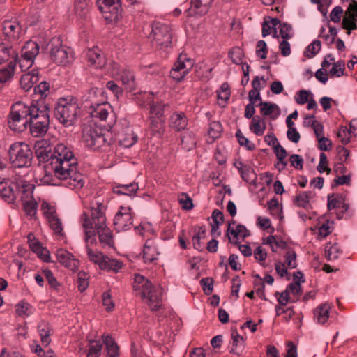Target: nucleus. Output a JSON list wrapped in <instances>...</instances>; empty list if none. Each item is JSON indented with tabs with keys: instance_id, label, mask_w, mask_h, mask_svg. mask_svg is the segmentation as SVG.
<instances>
[{
	"instance_id": "nucleus-25",
	"label": "nucleus",
	"mask_w": 357,
	"mask_h": 357,
	"mask_svg": "<svg viewBox=\"0 0 357 357\" xmlns=\"http://www.w3.org/2000/svg\"><path fill=\"white\" fill-rule=\"evenodd\" d=\"M332 305L330 303H322L314 310V320L319 324H324L330 317Z\"/></svg>"
},
{
	"instance_id": "nucleus-37",
	"label": "nucleus",
	"mask_w": 357,
	"mask_h": 357,
	"mask_svg": "<svg viewBox=\"0 0 357 357\" xmlns=\"http://www.w3.org/2000/svg\"><path fill=\"white\" fill-rule=\"evenodd\" d=\"M50 123L37 121L34 123H29L30 132L34 137L44 136L48 130Z\"/></svg>"
},
{
	"instance_id": "nucleus-6",
	"label": "nucleus",
	"mask_w": 357,
	"mask_h": 357,
	"mask_svg": "<svg viewBox=\"0 0 357 357\" xmlns=\"http://www.w3.org/2000/svg\"><path fill=\"white\" fill-rule=\"evenodd\" d=\"M31 112V105L18 101L11 107L8 117V124L10 130L22 132L26 130Z\"/></svg>"
},
{
	"instance_id": "nucleus-9",
	"label": "nucleus",
	"mask_w": 357,
	"mask_h": 357,
	"mask_svg": "<svg viewBox=\"0 0 357 357\" xmlns=\"http://www.w3.org/2000/svg\"><path fill=\"white\" fill-rule=\"evenodd\" d=\"M149 39L152 46L157 49L168 47L172 41V30L170 25L160 22H153Z\"/></svg>"
},
{
	"instance_id": "nucleus-63",
	"label": "nucleus",
	"mask_w": 357,
	"mask_h": 357,
	"mask_svg": "<svg viewBox=\"0 0 357 357\" xmlns=\"http://www.w3.org/2000/svg\"><path fill=\"white\" fill-rule=\"evenodd\" d=\"M286 289L288 291L291 297L296 298V296L300 295L301 292L300 280H297L296 278H294V282L288 285Z\"/></svg>"
},
{
	"instance_id": "nucleus-28",
	"label": "nucleus",
	"mask_w": 357,
	"mask_h": 357,
	"mask_svg": "<svg viewBox=\"0 0 357 357\" xmlns=\"http://www.w3.org/2000/svg\"><path fill=\"white\" fill-rule=\"evenodd\" d=\"M169 126L176 131L184 130L188 126V119L182 112H174L169 119Z\"/></svg>"
},
{
	"instance_id": "nucleus-19",
	"label": "nucleus",
	"mask_w": 357,
	"mask_h": 357,
	"mask_svg": "<svg viewBox=\"0 0 357 357\" xmlns=\"http://www.w3.org/2000/svg\"><path fill=\"white\" fill-rule=\"evenodd\" d=\"M160 252L155 238H149L143 248V259L146 264H150L158 259Z\"/></svg>"
},
{
	"instance_id": "nucleus-45",
	"label": "nucleus",
	"mask_w": 357,
	"mask_h": 357,
	"mask_svg": "<svg viewBox=\"0 0 357 357\" xmlns=\"http://www.w3.org/2000/svg\"><path fill=\"white\" fill-rule=\"evenodd\" d=\"M134 100L141 107L149 105L153 100V95L150 92H140L134 94Z\"/></svg>"
},
{
	"instance_id": "nucleus-64",
	"label": "nucleus",
	"mask_w": 357,
	"mask_h": 357,
	"mask_svg": "<svg viewBox=\"0 0 357 357\" xmlns=\"http://www.w3.org/2000/svg\"><path fill=\"white\" fill-rule=\"evenodd\" d=\"M344 63L343 61L335 62L330 70V74L333 77H340L344 75Z\"/></svg>"
},
{
	"instance_id": "nucleus-46",
	"label": "nucleus",
	"mask_w": 357,
	"mask_h": 357,
	"mask_svg": "<svg viewBox=\"0 0 357 357\" xmlns=\"http://www.w3.org/2000/svg\"><path fill=\"white\" fill-rule=\"evenodd\" d=\"M30 248L36 253L44 261H49L50 259L49 252L44 248L38 241L31 242Z\"/></svg>"
},
{
	"instance_id": "nucleus-36",
	"label": "nucleus",
	"mask_w": 357,
	"mask_h": 357,
	"mask_svg": "<svg viewBox=\"0 0 357 357\" xmlns=\"http://www.w3.org/2000/svg\"><path fill=\"white\" fill-rule=\"evenodd\" d=\"M16 59L10 61L6 67L0 68V84L10 81L14 75Z\"/></svg>"
},
{
	"instance_id": "nucleus-47",
	"label": "nucleus",
	"mask_w": 357,
	"mask_h": 357,
	"mask_svg": "<svg viewBox=\"0 0 357 357\" xmlns=\"http://www.w3.org/2000/svg\"><path fill=\"white\" fill-rule=\"evenodd\" d=\"M265 128V123L259 116H256L252 118L250 125V129L252 132L256 135L261 136L264 134Z\"/></svg>"
},
{
	"instance_id": "nucleus-15",
	"label": "nucleus",
	"mask_w": 357,
	"mask_h": 357,
	"mask_svg": "<svg viewBox=\"0 0 357 357\" xmlns=\"http://www.w3.org/2000/svg\"><path fill=\"white\" fill-rule=\"evenodd\" d=\"M227 236L231 243L238 245L241 252L245 256V245L241 244L245 238V227L242 225H235V222L229 224Z\"/></svg>"
},
{
	"instance_id": "nucleus-17",
	"label": "nucleus",
	"mask_w": 357,
	"mask_h": 357,
	"mask_svg": "<svg viewBox=\"0 0 357 357\" xmlns=\"http://www.w3.org/2000/svg\"><path fill=\"white\" fill-rule=\"evenodd\" d=\"M357 3H350L347 8L342 21V29L350 35L351 31L357 29Z\"/></svg>"
},
{
	"instance_id": "nucleus-56",
	"label": "nucleus",
	"mask_w": 357,
	"mask_h": 357,
	"mask_svg": "<svg viewBox=\"0 0 357 357\" xmlns=\"http://www.w3.org/2000/svg\"><path fill=\"white\" fill-rule=\"evenodd\" d=\"M150 128L155 133H160L164 128V119L163 117L157 118L155 116H150Z\"/></svg>"
},
{
	"instance_id": "nucleus-40",
	"label": "nucleus",
	"mask_w": 357,
	"mask_h": 357,
	"mask_svg": "<svg viewBox=\"0 0 357 357\" xmlns=\"http://www.w3.org/2000/svg\"><path fill=\"white\" fill-rule=\"evenodd\" d=\"M138 190V185L135 183H132L127 185H117L114 188V192L117 195H123L132 196Z\"/></svg>"
},
{
	"instance_id": "nucleus-50",
	"label": "nucleus",
	"mask_w": 357,
	"mask_h": 357,
	"mask_svg": "<svg viewBox=\"0 0 357 357\" xmlns=\"http://www.w3.org/2000/svg\"><path fill=\"white\" fill-rule=\"evenodd\" d=\"M205 237L206 230L203 227H199L192 239L194 248L197 250H202L204 248V243L202 242V240L204 239Z\"/></svg>"
},
{
	"instance_id": "nucleus-43",
	"label": "nucleus",
	"mask_w": 357,
	"mask_h": 357,
	"mask_svg": "<svg viewBox=\"0 0 357 357\" xmlns=\"http://www.w3.org/2000/svg\"><path fill=\"white\" fill-rule=\"evenodd\" d=\"M74 12L78 19H85L89 14V8L86 0H75Z\"/></svg>"
},
{
	"instance_id": "nucleus-33",
	"label": "nucleus",
	"mask_w": 357,
	"mask_h": 357,
	"mask_svg": "<svg viewBox=\"0 0 357 357\" xmlns=\"http://www.w3.org/2000/svg\"><path fill=\"white\" fill-rule=\"evenodd\" d=\"M222 126L220 121H214L209 123L207 130V142L209 144L213 143L218 139L222 132Z\"/></svg>"
},
{
	"instance_id": "nucleus-57",
	"label": "nucleus",
	"mask_w": 357,
	"mask_h": 357,
	"mask_svg": "<svg viewBox=\"0 0 357 357\" xmlns=\"http://www.w3.org/2000/svg\"><path fill=\"white\" fill-rule=\"evenodd\" d=\"M102 351V344L98 341H91L86 357H99Z\"/></svg>"
},
{
	"instance_id": "nucleus-21",
	"label": "nucleus",
	"mask_w": 357,
	"mask_h": 357,
	"mask_svg": "<svg viewBox=\"0 0 357 357\" xmlns=\"http://www.w3.org/2000/svg\"><path fill=\"white\" fill-rule=\"evenodd\" d=\"M2 31L9 41H15L20 37L21 26L16 20H5L2 24Z\"/></svg>"
},
{
	"instance_id": "nucleus-18",
	"label": "nucleus",
	"mask_w": 357,
	"mask_h": 357,
	"mask_svg": "<svg viewBox=\"0 0 357 357\" xmlns=\"http://www.w3.org/2000/svg\"><path fill=\"white\" fill-rule=\"evenodd\" d=\"M213 0H192L190 8L185 13L188 16H202L206 15Z\"/></svg>"
},
{
	"instance_id": "nucleus-7",
	"label": "nucleus",
	"mask_w": 357,
	"mask_h": 357,
	"mask_svg": "<svg viewBox=\"0 0 357 357\" xmlns=\"http://www.w3.org/2000/svg\"><path fill=\"white\" fill-rule=\"evenodd\" d=\"M14 185L20 194L23 208L27 215L33 217L37 211L38 204L33 198V183L26 181L22 176L16 177Z\"/></svg>"
},
{
	"instance_id": "nucleus-27",
	"label": "nucleus",
	"mask_w": 357,
	"mask_h": 357,
	"mask_svg": "<svg viewBox=\"0 0 357 357\" xmlns=\"http://www.w3.org/2000/svg\"><path fill=\"white\" fill-rule=\"evenodd\" d=\"M99 8L108 22L116 23L121 18V7L119 3H116L114 6H112L111 8H105L102 6H100Z\"/></svg>"
},
{
	"instance_id": "nucleus-32",
	"label": "nucleus",
	"mask_w": 357,
	"mask_h": 357,
	"mask_svg": "<svg viewBox=\"0 0 357 357\" xmlns=\"http://www.w3.org/2000/svg\"><path fill=\"white\" fill-rule=\"evenodd\" d=\"M39 54V45L37 43L30 40L25 43L21 50L22 57L29 58L35 61Z\"/></svg>"
},
{
	"instance_id": "nucleus-23",
	"label": "nucleus",
	"mask_w": 357,
	"mask_h": 357,
	"mask_svg": "<svg viewBox=\"0 0 357 357\" xmlns=\"http://www.w3.org/2000/svg\"><path fill=\"white\" fill-rule=\"evenodd\" d=\"M119 142L121 146L130 148L137 142V135L135 133L132 127L128 126L122 128L118 134Z\"/></svg>"
},
{
	"instance_id": "nucleus-49",
	"label": "nucleus",
	"mask_w": 357,
	"mask_h": 357,
	"mask_svg": "<svg viewBox=\"0 0 357 357\" xmlns=\"http://www.w3.org/2000/svg\"><path fill=\"white\" fill-rule=\"evenodd\" d=\"M49 226L52 229L55 234L63 236V228L61 220L56 215L52 218L47 220Z\"/></svg>"
},
{
	"instance_id": "nucleus-38",
	"label": "nucleus",
	"mask_w": 357,
	"mask_h": 357,
	"mask_svg": "<svg viewBox=\"0 0 357 357\" xmlns=\"http://www.w3.org/2000/svg\"><path fill=\"white\" fill-rule=\"evenodd\" d=\"M264 243L268 245L273 252H276L279 249H284L287 243L280 238L275 236H268L264 240Z\"/></svg>"
},
{
	"instance_id": "nucleus-48",
	"label": "nucleus",
	"mask_w": 357,
	"mask_h": 357,
	"mask_svg": "<svg viewBox=\"0 0 357 357\" xmlns=\"http://www.w3.org/2000/svg\"><path fill=\"white\" fill-rule=\"evenodd\" d=\"M268 208L270 213L275 218L282 219V209L277 198L273 197L268 203Z\"/></svg>"
},
{
	"instance_id": "nucleus-55",
	"label": "nucleus",
	"mask_w": 357,
	"mask_h": 357,
	"mask_svg": "<svg viewBox=\"0 0 357 357\" xmlns=\"http://www.w3.org/2000/svg\"><path fill=\"white\" fill-rule=\"evenodd\" d=\"M150 116H155L157 118L163 117L164 113V107L165 105L160 102H155L154 100L153 102L150 105Z\"/></svg>"
},
{
	"instance_id": "nucleus-42",
	"label": "nucleus",
	"mask_w": 357,
	"mask_h": 357,
	"mask_svg": "<svg viewBox=\"0 0 357 357\" xmlns=\"http://www.w3.org/2000/svg\"><path fill=\"white\" fill-rule=\"evenodd\" d=\"M274 152L278 160L276 164V167L279 169H283L287 164V161L285 160V158L287 155L285 149L283 148L278 142H277V144L274 145Z\"/></svg>"
},
{
	"instance_id": "nucleus-29",
	"label": "nucleus",
	"mask_w": 357,
	"mask_h": 357,
	"mask_svg": "<svg viewBox=\"0 0 357 357\" xmlns=\"http://www.w3.org/2000/svg\"><path fill=\"white\" fill-rule=\"evenodd\" d=\"M124 264L122 261L106 255L104 261H102V264H100V269L117 273L120 272Z\"/></svg>"
},
{
	"instance_id": "nucleus-30",
	"label": "nucleus",
	"mask_w": 357,
	"mask_h": 357,
	"mask_svg": "<svg viewBox=\"0 0 357 357\" xmlns=\"http://www.w3.org/2000/svg\"><path fill=\"white\" fill-rule=\"evenodd\" d=\"M38 81V71L33 70L31 72L22 75L20 86L25 91H29Z\"/></svg>"
},
{
	"instance_id": "nucleus-4",
	"label": "nucleus",
	"mask_w": 357,
	"mask_h": 357,
	"mask_svg": "<svg viewBox=\"0 0 357 357\" xmlns=\"http://www.w3.org/2000/svg\"><path fill=\"white\" fill-rule=\"evenodd\" d=\"M47 144L45 141H38L35 144L36 153L40 160H50L51 162L55 163L77 161L71 149L66 144L59 143L54 146L53 152H51L50 149L47 150L45 147Z\"/></svg>"
},
{
	"instance_id": "nucleus-44",
	"label": "nucleus",
	"mask_w": 357,
	"mask_h": 357,
	"mask_svg": "<svg viewBox=\"0 0 357 357\" xmlns=\"http://www.w3.org/2000/svg\"><path fill=\"white\" fill-rule=\"evenodd\" d=\"M280 20L277 18H271L269 21L266 20L262 26V36L266 37L273 32L274 35L276 34V30Z\"/></svg>"
},
{
	"instance_id": "nucleus-14",
	"label": "nucleus",
	"mask_w": 357,
	"mask_h": 357,
	"mask_svg": "<svg viewBox=\"0 0 357 357\" xmlns=\"http://www.w3.org/2000/svg\"><path fill=\"white\" fill-rule=\"evenodd\" d=\"M133 224V214L130 207L121 206L114 219V225L117 231H126Z\"/></svg>"
},
{
	"instance_id": "nucleus-11",
	"label": "nucleus",
	"mask_w": 357,
	"mask_h": 357,
	"mask_svg": "<svg viewBox=\"0 0 357 357\" xmlns=\"http://www.w3.org/2000/svg\"><path fill=\"white\" fill-rule=\"evenodd\" d=\"M49 45L50 55L53 62L58 65L66 66L73 61L72 50L63 45L59 38H52Z\"/></svg>"
},
{
	"instance_id": "nucleus-24",
	"label": "nucleus",
	"mask_w": 357,
	"mask_h": 357,
	"mask_svg": "<svg viewBox=\"0 0 357 357\" xmlns=\"http://www.w3.org/2000/svg\"><path fill=\"white\" fill-rule=\"evenodd\" d=\"M86 58L91 65L96 68H102L106 64V59L100 49L97 47L89 49L86 52Z\"/></svg>"
},
{
	"instance_id": "nucleus-41",
	"label": "nucleus",
	"mask_w": 357,
	"mask_h": 357,
	"mask_svg": "<svg viewBox=\"0 0 357 357\" xmlns=\"http://www.w3.org/2000/svg\"><path fill=\"white\" fill-rule=\"evenodd\" d=\"M103 342L106 347L107 357H118L119 347L110 336H103Z\"/></svg>"
},
{
	"instance_id": "nucleus-8",
	"label": "nucleus",
	"mask_w": 357,
	"mask_h": 357,
	"mask_svg": "<svg viewBox=\"0 0 357 357\" xmlns=\"http://www.w3.org/2000/svg\"><path fill=\"white\" fill-rule=\"evenodd\" d=\"M82 139L86 146L93 150L100 149L109 145L103 131L96 124L84 125Z\"/></svg>"
},
{
	"instance_id": "nucleus-2",
	"label": "nucleus",
	"mask_w": 357,
	"mask_h": 357,
	"mask_svg": "<svg viewBox=\"0 0 357 357\" xmlns=\"http://www.w3.org/2000/svg\"><path fill=\"white\" fill-rule=\"evenodd\" d=\"M54 176L61 184L72 190H79L84 185V175L78 170L77 161L50 162Z\"/></svg>"
},
{
	"instance_id": "nucleus-10",
	"label": "nucleus",
	"mask_w": 357,
	"mask_h": 357,
	"mask_svg": "<svg viewBox=\"0 0 357 357\" xmlns=\"http://www.w3.org/2000/svg\"><path fill=\"white\" fill-rule=\"evenodd\" d=\"M9 159L14 167H29L32 161V151L29 146L22 142L12 144L8 150Z\"/></svg>"
},
{
	"instance_id": "nucleus-58",
	"label": "nucleus",
	"mask_w": 357,
	"mask_h": 357,
	"mask_svg": "<svg viewBox=\"0 0 357 357\" xmlns=\"http://www.w3.org/2000/svg\"><path fill=\"white\" fill-rule=\"evenodd\" d=\"M280 28V35L282 39L289 40L294 36L292 26L287 23H280L278 24Z\"/></svg>"
},
{
	"instance_id": "nucleus-5",
	"label": "nucleus",
	"mask_w": 357,
	"mask_h": 357,
	"mask_svg": "<svg viewBox=\"0 0 357 357\" xmlns=\"http://www.w3.org/2000/svg\"><path fill=\"white\" fill-rule=\"evenodd\" d=\"M80 114L77 100L71 97L59 98L56 102L54 115L66 127L73 125Z\"/></svg>"
},
{
	"instance_id": "nucleus-35",
	"label": "nucleus",
	"mask_w": 357,
	"mask_h": 357,
	"mask_svg": "<svg viewBox=\"0 0 357 357\" xmlns=\"http://www.w3.org/2000/svg\"><path fill=\"white\" fill-rule=\"evenodd\" d=\"M38 331L40 336L42 344L45 346H47L51 342L50 335L52 333V330L50 324L45 321L40 322L38 326Z\"/></svg>"
},
{
	"instance_id": "nucleus-53",
	"label": "nucleus",
	"mask_w": 357,
	"mask_h": 357,
	"mask_svg": "<svg viewBox=\"0 0 357 357\" xmlns=\"http://www.w3.org/2000/svg\"><path fill=\"white\" fill-rule=\"evenodd\" d=\"M340 253V246L337 243H328L325 248V255L328 260L335 259Z\"/></svg>"
},
{
	"instance_id": "nucleus-22",
	"label": "nucleus",
	"mask_w": 357,
	"mask_h": 357,
	"mask_svg": "<svg viewBox=\"0 0 357 357\" xmlns=\"http://www.w3.org/2000/svg\"><path fill=\"white\" fill-rule=\"evenodd\" d=\"M56 258L61 264L72 271H76L79 267V261L75 258L73 254L66 250H58L56 252Z\"/></svg>"
},
{
	"instance_id": "nucleus-59",
	"label": "nucleus",
	"mask_w": 357,
	"mask_h": 357,
	"mask_svg": "<svg viewBox=\"0 0 357 357\" xmlns=\"http://www.w3.org/2000/svg\"><path fill=\"white\" fill-rule=\"evenodd\" d=\"M103 68H105L106 72L112 77H118L122 70L120 68L119 64L114 61H110L109 63L106 62Z\"/></svg>"
},
{
	"instance_id": "nucleus-13",
	"label": "nucleus",
	"mask_w": 357,
	"mask_h": 357,
	"mask_svg": "<svg viewBox=\"0 0 357 357\" xmlns=\"http://www.w3.org/2000/svg\"><path fill=\"white\" fill-rule=\"evenodd\" d=\"M91 114L93 118H98L100 121H105V126L108 128L113 127L116 122L115 114L112 110V107L106 102L91 105Z\"/></svg>"
},
{
	"instance_id": "nucleus-34",
	"label": "nucleus",
	"mask_w": 357,
	"mask_h": 357,
	"mask_svg": "<svg viewBox=\"0 0 357 357\" xmlns=\"http://www.w3.org/2000/svg\"><path fill=\"white\" fill-rule=\"evenodd\" d=\"M231 352L239 355L243 351L244 338L235 328L231 331Z\"/></svg>"
},
{
	"instance_id": "nucleus-54",
	"label": "nucleus",
	"mask_w": 357,
	"mask_h": 357,
	"mask_svg": "<svg viewBox=\"0 0 357 357\" xmlns=\"http://www.w3.org/2000/svg\"><path fill=\"white\" fill-rule=\"evenodd\" d=\"M229 57L233 63L241 65L243 63L244 52L243 49L236 47L229 51Z\"/></svg>"
},
{
	"instance_id": "nucleus-62",
	"label": "nucleus",
	"mask_w": 357,
	"mask_h": 357,
	"mask_svg": "<svg viewBox=\"0 0 357 357\" xmlns=\"http://www.w3.org/2000/svg\"><path fill=\"white\" fill-rule=\"evenodd\" d=\"M284 264L289 269H294L297 266L296 255L294 250H289L287 252Z\"/></svg>"
},
{
	"instance_id": "nucleus-60",
	"label": "nucleus",
	"mask_w": 357,
	"mask_h": 357,
	"mask_svg": "<svg viewBox=\"0 0 357 357\" xmlns=\"http://www.w3.org/2000/svg\"><path fill=\"white\" fill-rule=\"evenodd\" d=\"M52 174L45 169H41V173L37 178L39 179L40 184L43 185H55L54 178Z\"/></svg>"
},
{
	"instance_id": "nucleus-51",
	"label": "nucleus",
	"mask_w": 357,
	"mask_h": 357,
	"mask_svg": "<svg viewBox=\"0 0 357 357\" xmlns=\"http://www.w3.org/2000/svg\"><path fill=\"white\" fill-rule=\"evenodd\" d=\"M15 311L20 317H28L33 312V307L28 303L20 301L15 305Z\"/></svg>"
},
{
	"instance_id": "nucleus-20",
	"label": "nucleus",
	"mask_w": 357,
	"mask_h": 357,
	"mask_svg": "<svg viewBox=\"0 0 357 357\" xmlns=\"http://www.w3.org/2000/svg\"><path fill=\"white\" fill-rule=\"evenodd\" d=\"M18 176H20L15 175L10 184L4 181L0 182V196L9 203L13 202L17 196L20 197V194L18 193L17 190L14 185L15 178Z\"/></svg>"
},
{
	"instance_id": "nucleus-12",
	"label": "nucleus",
	"mask_w": 357,
	"mask_h": 357,
	"mask_svg": "<svg viewBox=\"0 0 357 357\" xmlns=\"http://www.w3.org/2000/svg\"><path fill=\"white\" fill-rule=\"evenodd\" d=\"M194 63V60L186 54H180L170 70V77L176 82H181L190 73Z\"/></svg>"
},
{
	"instance_id": "nucleus-52",
	"label": "nucleus",
	"mask_w": 357,
	"mask_h": 357,
	"mask_svg": "<svg viewBox=\"0 0 357 357\" xmlns=\"http://www.w3.org/2000/svg\"><path fill=\"white\" fill-rule=\"evenodd\" d=\"M86 253L89 259L91 261L97 264L100 268V264H102V261H104L106 255H104L102 252L99 251H93L91 248L86 245Z\"/></svg>"
},
{
	"instance_id": "nucleus-39",
	"label": "nucleus",
	"mask_w": 357,
	"mask_h": 357,
	"mask_svg": "<svg viewBox=\"0 0 357 357\" xmlns=\"http://www.w3.org/2000/svg\"><path fill=\"white\" fill-rule=\"evenodd\" d=\"M231 93L229 84L226 82L223 83L220 89L217 91V98L218 105L223 107L229 99Z\"/></svg>"
},
{
	"instance_id": "nucleus-16",
	"label": "nucleus",
	"mask_w": 357,
	"mask_h": 357,
	"mask_svg": "<svg viewBox=\"0 0 357 357\" xmlns=\"http://www.w3.org/2000/svg\"><path fill=\"white\" fill-rule=\"evenodd\" d=\"M31 112L29 118V123L37 121L50 123V108L43 102H33L31 104Z\"/></svg>"
},
{
	"instance_id": "nucleus-61",
	"label": "nucleus",
	"mask_w": 357,
	"mask_h": 357,
	"mask_svg": "<svg viewBox=\"0 0 357 357\" xmlns=\"http://www.w3.org/2000/svg\"><path fill=\"white\" fill-rule=\"evenodd\" d=\"M41 210L43 213L46 218L47 220L52 218L57 214L56 207L47 202H43L41 204Z\"/></svg>"
},
{
	"instance_id": "nucleus-1",
	"label": "nucleus",
	"mask_w": 357,
	"mask_h": 357,
	"mask_svg": "<svg viewBox=\"0 0 357 357\" xmlns=\"http://www.w3.org/2000/svg\"><path fill=\"white\" fill-rule=\"evenodd\" d=\"M107 206L98 201L93 202L89 208H86L80 217V222L84 229L86 243L95 240L96 232L103 248H114L112 231L107 227L105 211Z\"/></svg>"
},
{
	"instance_id": "nucleus-26",
	"label": "nucleus",
	"mask_w": 357,
	"mask_h": 357,
	"mask_svg": "<svg viewBox=\"0 0 357 357\" xmlns=\"http://www.w3.org/2000/svg\"><path fill=\"white\" fill-rule=\"evenodd\" d=\"M125 89L132 91L136 89L137 83L134 73L130 69H122L121 73L118 76Z\"/></svg>"
},
{
	"instance_id": "nucleus-3",
	"label": "nucleus",
	"mask_w": 357,
	"mask_h": 357,
	"mask_svg": "<svg viewBox=\"0 0 357 357\" xmlns=\"http://www.w3.org/2000/svg\"><path fill=\"white\" fill-rule=\"evenodd\" d=\"M132 287L136 294L139 295L144 302L151 310H157L162 305V289L160 286H154L144 276L135 274Z\"/></svg>"
},
{
	"instance_id": "nucleus-31",
	"label": "nucleus",
	"mask_w": 357,
	"mask_h": 357,
	"mask_svg": "<svg viewBox=\"0 0 357 357\" xmlns=\"http://www.w3.org/2000/svg\"><path fill=\"white\" fill-rule=\"evenodd\" d=\"M315 193L313 191H301L294 199V203L298 207L308 209L310 208V200L314 198Z\"/></svg>"
}]
</instances>
